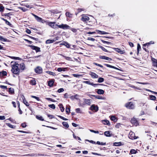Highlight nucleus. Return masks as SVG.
Returning <instances> with one entry per match:
<instances>
[{"instance_id": "a18cd8bd", "label": "nucleus", "mask_w": 157, "mask_h": 157, "mask_svg": "<svg viewBox=\"0 0 157 157\" xmlns=\"http://www.w3.org/2000/svg\"><path fill=\"white\" fill-rule=\"evenodd\" d=\"M104 81V78L102 77H99L98 80V82L99 83H101Z\"/></svg>"}, {"instance_id": "5701e85b", "label": "nucleus", "mask_w": 157, "mask_h": 157, "mask_svg": "<svg viewBox=\"0 0 157 157\" xmlns=\"http://www.w3.org/2000/svg\"><path fill=\"white\" fill-rule=\"evenodd\" d=\"M98 47L99 48H101L103 51L108 52V53H110V52L107 50L105 48L103 47L100 45H98Z\"/></svg>"}, {"instance_id": "bb28decb", "label": "nucleus", "mask_w": 157, "mask_h": 157, "mask_svg": "<svg viewBox=\"0 0 157 157\" xmlns=\"http://www.w3.org/2000/svg\"><path fill=\"white\" fill-rule=\"evenodd\" d=\"M96 31L98 33L102 34H106L108 33L106 32H105L102 31L97 29L96 30Z\"/></svg>"}, {"instance_id": "4468645a", "label": "nucleus", "mask_w": 157, "mask_h": 157, "mask_svg": "<svg viewBox=\"0 0 157 157\" xmlns=\"http://www.w3.org/2000/svg\"><path fill=\"white\" fill-rule=\"evenodd\" d=\"M55 80L54 79H52L48 82V86L50 87H52L53 86Z\"/></svg>"}, {"instance_id": "a878e982", "label": "nucleus", "mask_w": 157, "mask_h": 157, "mask_svg": "<svg viewBox=\"0 0 157 157\" xmlns=\"http://www.w3.org/2000/svg\"><path fill=\"white\" fill-rule=\"evenodd\" d=\"M92 96L95 97V98L98 99H104L105 98H104L102 97L100 95H91Z\"/></svg>"}, {"instance_id": "9d476101", "label": "nucleus", "mask_w": 157, "mask_h": 157, "mask_svg": "<svg viewBox=\"0 0 157 157\" xmlns=\"http://www.w3.org/2000/svg\"><path fill=\"white\" fill-rule=\"evenodd\" d=\"M151 59L152 66L157 67V59L152 57H151Z\"/></svg>"}, {"instance_id": "69168bd1", "label": "nucleus", "mask_w": 157, "mask_h": 157, "mask_svg": "<svg viewBox=\"0 0 157 157\" xmlns=\"http://www.w3.org/2000/svg\"><path fill=\"white\" fill-rule=\"evenodd\" d=\"M29 36V37L31 38V39L34 40H35L36 41H38V38H35L34 37H33V36Z\"/></svg>"}, {"instance_id": "c9c22d12", "label": "nucleus", "mask_w": 157, "mask_h": 157, "mask_svg": "<svg viewBox=\"0 0 157 157\" xmlns=\"http://www.w3.org/2000/svg\"><path fill=\"white\" fill-rule=\"evenodd\" d=\"M141 50V46H140V45L138 43L137 44V54L138 55L139 51Z\"/></svg>"}, {"instance_id": "e2e57ef3", "label": "nucleus", "mask_w": 157, "mask_h": 157, "mask_svg": "<svg viewBox=\"0 0 157 157\" xmlns=\"http://www.w3.org/2000/svg\"><path fill=\"white\" fill-rule=\"evenodd\" d=\"M94 64V65H95L96 66H99L100 67H103V66L102 65H101V64H98V63H93Z\"/></svg>"}, {"instance_id": "e433bc0d", "label": "nucleus", "mask_w": 157, "mask_h": 157, "mask_svg": "<svg viewBox=\"0 0 157 157\" xmlns=\"http://www.w3.org/2000/svg\"><path fill=\"white\" fill-rule=\"evenodd\" d=\"M24 99H23V102L27 106H28L29 105V103L25 99L24 97Z\"/></svg>"}, {"instance_id": "6e6552de", "label": "nucleus", "mask_w": 157, "mask_h": 157, "mask_svg": "<svg viewBox=\"0 0 157 157\" xmlns=\"http://www.w3.org/2000/svg\"><path fill=\"white\" fill-rule=\"evenodd\" d=\"M114 50L120 54H125V52L124 50H121V49L118 48H113Z\"/></svg>"}, {"instance_id": "f704fd0d", "label": "nucleus", "mask_w": 157, "mask_h": 157, "mask_svg": "<svg viewBox=\"0 0 157 157\" xmlns=\"http://www.w3.org/2000/svg\"><path fill=\"white\" fill-rule=\"evenodd\" d=\"M84 103L88 105H90V99H85L84 101Z\"/></svg>"}, {"instance_id": "473e14b6", "label": "nucleus", "mask_w": 157, "mask_h": 157, "mask_svg": "<svg viewBox=\"0 0 157 157\" xmlns=\"http://www.w3.org/2000/svg\"><path fill=\"white\" fill-rule=\"evenodd\" d=\"M104 65L109 67L114 68V69H117V70H119V69H118L117 68L114 66L110 65L109 64H104Z\"/></svg>"}, {"instance_id": "1a4fd4ad", "label": "nucleus", "mask_w": 157, "mask_h": 157, "mask_svg": "<svg viewBox=\"0 0 157 157\" xmlns=\"http://www.w3.org/2000/svg\"><path fill=\"white\" fill-rule=\"evenodd\" d=\"M90 109L92 111H94L95 112H97L98 110V107L97 105H92L90 108Z\"/></svg>"}, {"instance_id": "393cba45", "label": "nucleus", "mask_w": 157, "mask_h": 157, "mask_svg": "<svg viewBox=\"0 0 157 157\" xmlns=\"http://www.w3.org/2000/svg\"><path fill=\"white\" fill-rule=\"evenodd\" d=\"M8 91L10 94H14V90L13 88L11 87L9 88Z\"/></svg>"}, {"instance_id": "0e129e2a", "label": "nucleus", "mask_w": 157, "mask_h": 157, "mask_svg": "<svg viewBox=\"0 0 157 157\" xmlns=\"http://www.w3.org/2000/svg\"><path fill=\"white\" fill-rule=\"evenodd\" d=\"M21 126L22 128H24L27 126V125L25 123H24L21 124Z\"/></svg>"}, {"instance_id": "72a5a7b5", "label": "nucleus", "mask_w": 157, "mask_h": 157, "mask_svg": "<svg viewBox=\"0 0 157 157\" xmlns=\"http://www.w3.org/2000/svg\"><path fill=\"white\" fill-rule=\"evenodd\" d=\"M122 145L121 142H114L113 144V146H119Z\"/></svg>"}, {"instance_id": "f257e3e1", "label": "nucleus", "mask_w": 157, "mask_h": 157, "mask_svg": "<svg viewBox=\"0 0 157 157\" xmlns=\"http://www.w3.org/2000/svg\"><path fill=\"white\" fill-rule=\"evenodd\" d=\"M11 63L12 67L11 71L13 74V77H15V75H18L20 73V69L19 68V64L17 62H14L13 61H12Z\"/></svg>"}, {"instance_id": "603ef678", "label": "nucleus", "mask_w": 157, "mask_h": 157, "mask_svg": "<svg viewBox=\"0 0 157 157\" xmlns=\"http://www.w3.org/2000/svg\"><path fill=\"white\" fill-rule=\"evenodd\" d=\"M100 40L104 43H105L108 44H111V43L110 42H109V41H105L102 39H100Z\"/></svg>"}, {"instance_id": "412c9836", "label": "nucleus", "mask_w": 157, "mask_h": 157, "mask_svg": "<svg viewBox=\"0 0 157 157\" xmlns=\"http://www.w3.org/2000/svg\"><path fill=\"white\" fill-rule=\"evenodd\" d=\"M90 75L93 78H96L98 77V75L94 72H90Z\"/></svg>"}, {"instance_id": "20e7f679", "label": "nucleus", "mask_w": 157, "mask_h": 157, "mask_svg": "<svg viewBox=\"0 0 157 157\" xmlns=\"http://www.w3.org/2000/svg\"><path fill=\"white\" fill-rule=\"evenodd\" d=\"M32 14L35 17V18L37 21L41 22L43 23L47 22L46 21L43 19L42 18L38 17L34 14L32 13Z\"/></svg>"}, {"instance_id": "ea45409f", "label": "nucleus", "mask_w": 157, "mask_h": 157, "mask_svg": "<svg viewBox=\"0 0 157 157\" xmlns=\"http://www.w3.org/2000/svg\"><path fill=\"white\" fill-rule=\"evenodd\" d=\"M137 152V151L136 150H135V149H131L130 152V154H135Z\"/></svg>"}, {"instance_id": "dca6fc26", "label": "nucleus", "mask_w": 157, "mask_h": 157, "mask_svg": "<svg viewBox=\"0 0 157 157\" xmlns=\"http://www.w3.org/2000/svg\"><path fill=\"white\" fill-rule=\"evenodd\" d=\"M84 83L86 84L92 85L94 86H96L98 85H102V84H94L93 83H91L90 81H84Z\"/></svg>"}, {"instance_id": "49530a36", "label": "nucleus", "mask_w": 157, "mask_h": 157, "mask_svg": "<svg viewBox=\"0 0 157 157\" xmlns=\"http://www.w3.org/2000/svg\"><path fill=\"white\" fill-rule=\"evenodd\" d=\"M0 40L6 42L8 40L6 38H3L2 36H0Z\"/></svg>"}, {"instance_id": "ddd939ff", "label": "nucleus", "mask_w": 157, "mask_h": 157, "mask_svg": "<svg viewBox=\"0 0 157 157\" xmlns=\"http://www.w3.org/2000/svg\"><path fill=\"white\" fill-rule=\"evenodd\" d=\"M90 20L89 17L85 15H83L81 18V20L83 22H86Z\"/></svg>"}, {"instance_id": "4d7b16f0", "label": "nucleus", "mask_w": 157, "mask_h": 157, "mask_svg": "<svg viewBox=\"0 0 157 157\" xmlns=\"http://www.w3.org/2000/svg\"><path fill=\"white\" fill-rule=\"evenodd\" d=\"M75 111L77 113H81L80 109L79 108H78L75 109Z\"/></svg>"}, {"instance_id": "b1692460", "label": "nucleus", "mask_w": 157, "mask_h": 157, "mask_svg": "<svg viewBox=\"0 0 157 157\" xmlns=\"http://www.w3.org/2000/svg\"><path fill=\"white\" fill-rule=\"evenodd\" d=\"M102 122L105 125H107L109 126L110 125L109 121L107 120H104L102 121Z\"/></svg>"}, {"instance_id": "9b49d317", "label": "nucleus", "mask_w": 157, "mask_h": 157, "mask_svg": "<svg viewBox=\"0 0 157 157\" xmlns=\"http://www.w3.org/2000/svg\"><path fill=\"white\" fill-rule=\"evenodd\" d=\"M58 37H55L54 39L53 40H50L48 39L46 40L45 42V43L46 44H49L51 43H52L55 41L56 40H58Z\"/></svg>"}, {"instance_id": "8fccbe9b", "label": "nucleus", "mask_w": 157, "mask_h": 157, "mask_svg": "<svg viewBox=\"0 0 157 157\" xmlns=\"http://www.w3.org/2000/svg\"><path fill=\"white\" fill-rule=\"evenodd\" d=\"M48 107L53 109H55L56 108L55 105L54 104L48 105Z\"/></svg>"}, {"instance_id": "58836bf2", "label": "nucleus", "mask_w": 157, "mask_h": 157, "mask_svg": "<svg viewBox=\"0 0 157 157\" xmlns=\"http://www.w3.org/2000/svg\"><path fill=\"white\" fill-rule=\"evenodd\" d=\"M150 99L151 100L155 101L156 99V97L155 96L153 95H150L149 96Z\"/></svg>"}, {"instance_id": "7c9ffc66", "label": "nucleus", "mask_w": 157, "mask_h": 157, "mask_svg": "<svg viewBox=\"0 0 157 157\" xmlns=\"http://www.w3.org/2000/svg\"><path fill=\"white\" fill-rule=\"evenodd\" d=\"M104 135L107 137H110L111 136V134H110V131H108L105 132Z\"/></svg>"}, {"instance_id": "6e6d98bb", "label": "nucleus", "mask_w": 157, "mask_h": 157, "mask_svg": "<svg viewBox=\"0 0 157 157\" xmlns=\"http://www.w3.org/2000/svg\"><path fill=\"white\" fill-rule=\"evenodd\" d=\"M45 99L48 100V101H51L52 102H54L55 101L54 100V99H52V98H45Z\"/></svg>"}, {"instance_id": "79ce46f5", "label": "nucleus", "mask_w": 157, "mask_h": 157, "mask_svg": "<svg viewBox=\"0 0 157 157\" xmlns=\"http://www.w3.org/2000/svg\"><path fill=\"white\" fill-rule=\"evenodd\" d=\"M77 10L78 11V13H75V14L77 15V14L81 12L82 11H84L85 10V9L83 8H78L77 9Z\"/></svg>"}, {"instance_id": "4c0bfd02", "label": "nucleus", "mask_w": 157, "mask_h": 157, "mask_svg": "<svg viewBox=\"0 0 157 157\" xmlns=\"http://www.w3.org/2000/svg\"><path fill=\"white\" fill-rule=\"evenodd\" d=\"M62 124L64 127L67 128H68L69 127V125L67 122L64 121L62 122Z\"/></svg>"}, {"instance_id": "f3484780", "label": "nucleus", "mask_w": 157, "mask_h": 157, "mask_svg": "<svg viewBox=\"0 0 157 157\" xmlns=\"http://www.w3.org/2000/svg\"><path fill=\"white\" fill-rule=\"evenodd\" d=\"M64 25H67V27L65 28V29H70L74 33H76L77 31V30L76 29L71 28L70 26L67 24H64Z\"/></svg>"}, {"instance_id": "f8f14e48", "label": "nucleus", "mask_w": 157, "mask_h": 157, "mask_svg": "<svg viewBox=\"0 0 157 157\" xmlns=\"http://www.w3.org/2000/svg\"><path fill=\"white\" fill-rule=\"evenodd\" d=\"M32 49L36 51V52H40V48L34 45H29Z\"/></svg>"}, {"instance_id": "864d4df0", "label": "nucleus", "mask_w": 157, "mask_h": 157, "mask_svg": "<svg viewBox=\"0 0 157 157\" xmlns=\"http://www.w3.org/2000/svg\"><path fill=\"white\" fill-rule=\"evenodd\" d=\"M65 46L67 48H70V45L68 42H66Z\"/></svg>"}, {"instance_id": "4be33fe9", "label": "nucleus", "mask_w": 157, "mask_h": 157, "mask_svg": "<svg viewBox=\"0 0 157 157\" xmlns=\"http://www.w3.org/2000/svg\"><path fill=\"white\" fill-rule=\"evenodd\" d=\"M7 75V72L4 71H2L0 72V77H2L4 76H6Z\"/></svg>"}, {"instance_id": "0eeeda50", "label": "nucleus", "mask_w": 157, "mask_h": 157, "mask_svg": "<svg viewBox=\"0 0 157 157\" xmlns=\"http://www.w3.org/2000/svg\"><path fill=\"white\" fill-rule=\"evenodd\" d=\"M35 72L38 74H41L42 73L43 70L42 68L39 66L36 67L35 69Z\"/></svg>"}, {"instance_id": "39448f33", "label": "nucleus", "mask_w": 157, "mask_h": 157, "mask_svg": "<svg viewBox=\"0 0 157 157\" xmlns=\"http://www.w3.org/2000/svg\"><path fill=\"white\" fill-rule=\"evenodd\" d=\"M128 138L132 140H134L139 138L138 136H136L135 134L133 132L130 131L128 135Z\"/></svg>"}, {"instance_id": "c756f323", "label": "nucleus", "mask_w": 157, "mask_h": 157, "mask_svg": "<svg viewBox=\"0 0 157 157\" xmlns=\"http://www.w3.org/2000/svg\"><path fill=\"white\" fill-rule=\"evenodd\" d=\"M36 118L37 119L42 121H46L45 120H44V119L43 118V117L41 116H40L38 115H36Z\"/></svg>"}, {"instance_id": "3c124183", "label": "nucleus", "mask_w": 157, "mask_h": 157, "mask_svg": "<svg viewBox=\"0 0 157 157\" xmlns=\"http://www.w3.org/2000/svg\"><path fill=\"white\" fill-rule=\"evenodd\" d=\"M47 115L48 117H49L50 119H52L54 118V116L53 115L49 114H47Z\"/></svg>"}, {"instance_id": "5fc2aeb1", "label": "nucleus", "mask_w": 157, "mask_h": 157, "mask_svg": "<svg viewBox=\"0 0 157 157\" xmlns=\"http://www.w3.org/2000/svg\"><path fill=\"white\" fill-rule=\"evenodd\" d=\"M31 97L32 98H35L38 101H39L40 100V99L38 97H36V96H33V95H31Z\"/></svg>"}, {"instance_id": "09e8293b", "label": "nucleus", "mask_w": 157, "mask_h": 157, "mask_svg": "<svg viewBox=\"0 0 157 157\" xmlns=\"http://www.w3.org/2000/svg\"><path fill=\"white\" fill-rule=\"evenodd\" d=\"M70 107H67L66 109V112L67 114H69L70 113Z\"/></svg>"}, {"instance_id": "de8ad7c7", "label": "nucleus", "mask_w": 157, "mask_h": 157, "mask_svg": "<svg viewBox=\"0 0 157 157\" xmlns=\"http://www.w3.org/2000/svg\"><path fill=\"white\" fill-rule=\"evenodd\" d=\"M6 124L8 126L12 128H14L15 127V126L12 125L10 123H7Z\"/></svg>"}, {"instance_id": "680f3d73", "label": "nucleus", "mask_w": 157, "mask_h": 157, "mask_svg": "<svg viewBox=\"0 0 157 157\" xmlns=\"http://www.w3.org/2000/svg\"><path fill=\"white\" fill-rule=\"evenodd\" d=\"M63 57L64 58L67 60H70L71 59V58L68 57H67L65 56H64L63 55Z\"/></svg>"}, {"instance_id": "052dcab7", "label": "nucleus", "mask_w": 157, "mask_h": 157, "mask_svg": "<svg viewBox=\"0 0 157 157\" xmlns=\"http://www.w3.org/2000/svg\"><path fill=\"white\" fill-rule=\"evenodd\" d=\"M0 87L2 89H6V90L8 89L7 86H3V85H0Z\"/></svg>"}, {"instance_id": "cd10ccee", "label": "nucleus", "mask_w": 157, "mask_h": 157, "mask_svg": "<svg viewBox=\"0 0 157 157\" xmlns=\"http://www.w3.org/2000/svg\"><path fill=\"white\" fill-rule=\"evenodd\" d=\"M65 15L67 17L69 18H72L73 16V14L71 13H70L69 12H66Z\"/></svg>"}, {"instance_id": "a19ab883", "label": "nucleus", "mask_w": 157, "mask_h": 157, "mask_svg": "<svg viewBox=\"0 0 157 157\" xmlns=\"http://www.w3.org/2000/svg\"><path fill=\"white\" fill-rule=\"evenodd\" d=\"M59 108L60 109V110L62 112H63L64 110V108L62 104H61L59 105Z\"/></svg>"}, {"instance_id": "13d9d810", "label": "nucleus", "mask_w": 157, "mask_h": 157, "mask_svg": "<svg viewBox=\"0 0 157 157\" xmlns=\"http://www.w3.org/2000/svg\"><path fill=\"white\" fill-rule=\"evenodd\" d=\"M58 116V117L60 118V119H61L63 120L67 121V120H68V119L62 116L59 115V116Z\"/></svg>"}, {"instance_id": "a211bd4d", "label": "nucleus", "mask_w": 157, "mask_h": 157, "mask_svg": "<svg viewBox=\"0 0 157 157\" xmlns=\"http://www.w3.org/2000/svg\"><path fill=\"white\" fill-rule=\"evenodd\" d=\"M99 58L100 59H105L108 61H111L112 60L111 58L107 57L104 56H99Z\"/></svg>"}, {"instance_id": "f03ea898", "label": "nucleus", "mask_w": 157, "mask_h": 157, "mask_svg": "<svg viewBox=\"0 0 157 157\" xmlns=\"http://www.w3.org/2000/svg\"><path fill=\"white\" fill-rule=\"evenodd\" d=\"M47 24L49 25V26L54 29L57 28V27L59 28L64 29L65 28L67 27V25H64V24H63L60 25L56 24L55 22H48Z\"/></svg>"}, {"instance_id": "c85d7f7f", "label": "nucleus", "mask_w": 157, "mask_h": 157, "mask_svg": "<svg viewBox=\"0 0 157 157\" xmlns=\"http://www.w3.org/2000/svg\"><path fill=\"white\" fill-rule=\"evenodd\" d=\"M1 15L3 16H5L7 17H9V16L12 15L13 14L12 12H10L8 13H2Z\"/></svg>"}, {"instance_id": "bf43d9fd", "label": "nucleus", "mask_w": 157, "mask_h": 157, "mask_svg": "<svg viewBox=\"0 0 157 157\" xmlns=\"http://www.w3.org/2000/svg\"><path fill=\"white\" fill-rule=\"evenodd\" d=\"M64 91V89L63 88H60V89H59L58 90L57 92H58L59 93H60L63 92Z\"/></svg>"}, {"instance_id": "7ed1b4c3", "label": "nucleus", "mask_w": 157, "mask_h": 157, "mask_svg": "<svg viewBox=\"0 0 157 157\" xmlns=\"http://www.w3.org/2000/svg\"><path fill=\"white\" fill-rule=\"evenodd\" d=\"M125 106L129 109H134L135 107V104L132 101L128 102L126 103L125 105Z\"/></svg>"}, {"instance_id": "2f4dec72", "label": "nucleus", "mask_w": 157, "mask_h": 157, "mask_svg": "<svg viewBox=\"0 0 157 157\" xmlns=\"http://www.w3.org/2000/svg\"><path fill=\"white\" fill-rule=\"evenodd\" d=\"M104 92V91L101 89H98L97 91V93L99 94H103Z\"/></svg>"}, {"instance_id": "2eb2a0df", "label": "nucleus", "mask_w": 157, "mask_h": 157, "mask_svg": "<svg viewBox=\"0 0 157 157\" xmlns=\"http://www.w3.org/2000/svg\"><path fill=\"white\" fill-rule=\"evenodd\" d=\"M19 66L20 68L19 69H20V71H21V72H22L25 69V65L23 63H21L19 64Z\"/></svg>"}, {"instance_id": "774afa93", "label": "nucleus", "mask_w": 157, "mask_h": 157, "mask_svg": "<svg viewBox=\"0 0 157 157\" xmlns=\"http://www.w3.org/2000/svg\"><path fill=\"white\" fill-rule=\"evenodd\" d=\"M68 67H62V71H65L68 70Z\"/></svg>"}, {"instance_id": "6ab92c4d", "label": "nucleus", "mask_w": 157, "mask_h": 157, "mask_svg": "<svg viewBox=\"0 0 157 157\" xmlns=\"http://www.w3.org/2000/svg\"><path fill=\"white\" fill-rule=\"evenodd\" d=\"M1 19L2 20L5 21V23L6 25H9L11 27H13V25L10 22L8 21L6 19H5L3 18H1Z\"/></svg>"}, {"instance_id": "aec40b11", "label": "nucleus", "mask_w": 157, "mask_h": 157, "mask_svg": "<svg viewBox=\"0 0 157 157\" xmlns=\"http://www.w3.org/2000/svg\"><path fill=\"white\" fill-rule=\"evenodd\" d=\"M29 83L30 85L32 86L35 85L36 84V79L34 78H33L32 80H30Z\"/></svg>"}, {"instance_id": "37998d69", "label": "nucleus", "mask_w": 157, "mask_h": 157, "mask_svg": "<svg viewBox=\"0 0 157 157\" xmlns=\"http://www.w3.org/2000/svg\"><path fill=\"white\" fill-rule=\"evenodd\" d=\"M4 10V7L2 4H0V12H3Z\"/></svg>"}, {"instance_id": "c03bdc74", "label": "nucleus", "mask_w": 157, "mask_h": 157, "mask_svg": "<svg viewBox=\"0 0 157 157\" xmlns=\"http://www.w3.org/2000/svg\"><path fill=\"white\" fill-rule=\"evenodd\" d=\"M46 72L50 75H53V76H55L56 75V74L55 73L53 72L52 71H46Z\"/></svg>"}, {"instance_id": "338daca9", "label": "nucleus", "mask_w": 157, "mask_h": 157, "mask_svg": "<svg viewBox=\"0 0 157 157\" xmlns=\"http://www.w3.org/2000/svg\"><path fill=\"white\" fill-rule=\"evenodd\" d=\"M20 8L21 10L22 11H23L24 12H25L27 10L26 8H25L24 7H20Z\"/></svg>"}, {"instance_id": "423d86ee", "label": "nucleus", "mask_w": 157, "mask_h": 157, "mask_svg": "<svg viewBox=\"0 0 157 157\" xmlns=\"http://www.w3.org/2000/svg\"><path fill=\"white\" fill-rule=\"evenodd\" d=\"M131 122L133 125L136 126L139 125V124L138 120L134 117L132 118L131 120Z\"/></svg>"}]
</instances>
